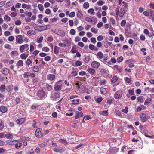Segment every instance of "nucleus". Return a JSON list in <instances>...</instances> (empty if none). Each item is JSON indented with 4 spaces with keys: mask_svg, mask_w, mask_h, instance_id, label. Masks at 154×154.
Wrapping results in <instances>:
<instances>
[{
    "mask_svg": "<svg viewBox=\"0 0 154 154\" xmlns=\"http://www.w3.org/2000/svg\"><path fill=\"white\" fill-rule=\"evenodd\" d=\"M4 20L6 22L9 21L10 20V17L7 15H5L4 18Z\"/></svg>",
    "mask_w": 154,
    "mask_h": 154,
    "instance_id": "473e14b6",
    "label": "nucleus"
},
{
    "mask_svg": "<svg viewBox=\"0 0 154 154\" xmlns=\"http://www.w3.org/2000/svg\"><path fill=\"white\" fill-rule=\"evenodd\" d=\"M140 117L141 119V121L143 122L146 121L147 119L149 118L148 116H147L144 113L140 114Z\"/></svg>",
    "mask_w": 154,
    "mask_h": 154,
    "instance_id": "423d86ee",
    "label": "nucleus"
},
{
    "mask_svg": "<svg viewBox=\"0 0 154 154\" xmlns=\"http://www.w3.org/2000/svg\"><path fill=\"white\" fill-rule=\"evenodd\" d=\"M83 6L85 8H88L89 7V4L88 2H85Z\"/></svg>",
    "mask_w": 154,
    "mask_h": 154,
    "instance_id": "49530a36",
    "label": "nucleus"
},
{
    "mask_svg": "<svg viewBox=\"0 0 154 154\" xmlns=\"http://www.w3.org/2000/svg\"><path fill=\"white\" fill-rule=\"evenodd\" d=\"M33 71L35 72H38L39 71V69L37 66H35L33 68Z\"/></svg>",
    "mask_w": 154,
    "mask_h": 154,
    "instance_id": "c9c22d12",
    "label": "nucleus"
},
{
    "mask_svg": "<svg viewBox=\"0 0 154 154\" xmlns=\"http://www.w3.org/2000/svg\"><path fill=\"white\" fill-rule=\"evenodd\" d=\"M76 15L78 17L81 18L83 16V14H82L81 10L79 9L76 13Z\"/></svg>",
    "mask_w": 154,
    "mask_h": 154,
    "instance_id": "a211bd4d",
    "label": "nucleus"
},
{
    "mask_svg": "<svg viewBox=\"0 0 154 154\" xmlns=\"http://www.w3.org/2000/svg\"><path fill=\"white\" fill-rule=\"evenodd\" d=\"M54 152L57 153H62L64 151L63 150L62 147L58 146L57 148H54L53 149Z\"/></svg>",
    "mask_w": 154,
    "mask_h": 154,
    "instance_id": "1a4fd4ad",
    "label": "nucleus"
},
{
    "mask_svg": "<svg viewBox=\"0 0 154 154\" xmlns=\"http://www.w3.org/2000/svg\"><path fill=\"white\" fill-rule=\"evenodd\" d=\"M5 48L8 49H11V47L9 44H6L5 46Z\"/></svg>",
    "mask_w": 154,
    "mask_h": 154,
    "instance_id": "69168bd1",
    "label": "nucleus"
},
{
    "mask_svg": "<svg viewBox=\"0 0 154 154\" xmlns=\"http://www.w3.org/2000/svg\"><path fill=\"white\" fill-rule=\"evenodd\" d=\"M91 31L94 33L96 34L97 33L98 31L97 29H96L94 28H92L91 29Z\"/></svg>",
    "mask_w": 154,
    "mask_h": 154,
    "instance_id": "6e6d98bb",
    "label": "nucleus"
},
{
    "mask_svg": "<svg viewBox=\"0 0 154 154\" xmlns=\"http://www.w3.org/2000/svg\"><path fill=\"white\" fill-rule=\"evenodd\" d=\"M60 97V93L58 92H56L53 93L51 96V98L53 100H55L59 98Z\"/></svg>",
    "mask_w": 154,
    "mask_h": 154,
    "instance_id": "7ed1b4c3",
    "label": "nucleus"
},
{
    "mask_svg": "<svg viewBox=\"0 0 154 154\" xmlns=\"http://www.w3.org/2000/svg\"><path fill=\"white\" fill-rule=\"evenodd\" d=\"M0 110L2 112L4 113L7 111V109L5 107L1 106L0 107Z\"/></svg>",
    "mask_w": 154,
    "mask_h": 154,
    "instance_id": "b1692460",
    "label": "nucleus"
},
{
    "mask_svg": "<svg viewBox=\"0 0 154 154\" xmlns=\"http://www.w3.org/2000/svg\"><path fill=\"white\" fill-rule=\"evenodd\" d=\"M25 121V119L24 118H20L17 120L16 122L18 124L21 125Z\"/></svg>",
    "mask_w": 154,
    "mask_h": 154,
    "instance_id": "9b49d317",
    "label": "nucleus"
},
{
    "mask_svg": "<svg viewBox=\"0 0 154 154\" xmlns=\"http://www.w3.org/2000/svg\"><path fill=\"white\" fill-rule=\"evenodd\" d=\"M37 95L40 99L43 98L45 95V91L42 90L38 91L37 93Z\"/></svg>",
    "mask_w": 154,
    "mask_h": 154,
    "instance_id": "f03ea898",
    "label": "nucleus"
},
{
    "mask_svg": "<svg viewBox=\"0 0 154 154\" xmlns=\"http://www.w3.org/2000/svg\"><path fill=\"white\" fill-rule=\"evenodd\" d=\"M151 101V99L150 98L146 99L145 102L144 104L145 105H147L148 103H149Z\"/></svg>",
    "mask_w": 154,
    "mask_h": 154,
    "instance_id": "3c124183",
    "label": "nucleus"
},
{
    "mask_svg": "<svg viewBox=\"0 0 154 154\" xmlns=\"http://www.w3.org/2000/svg\"><path fill=\"white\" fill-rule=\"evenodd\" d=\"M75 12H72L69 15V16L70 17H73L75 16Z\"/></svg>",
    "mask_w": 154,
    "mask_h": 154,
    "instance_id": "774afa93",
    "label": "nucleus"
},
{
    "mask_svg": "<svg viewBox=\"0 0 154 154\" xmlns=\"http://www.w3.org/2000/svg\"><path fill=\"white\" fill-rule=\"evenodd\" d=\"M87 71L91 74V75H93L95 72V70L94 69L91 68H88Z\"/></svg>",
    "mask_w": 154,
    "mask_h": 154,
    "instance_id": "f3484780",
    "label": "nucleus"
},
{
    "mask_svg": "<svg viewBox=\"0 0 154 154\" xmlns=\"http://www.w3.org/2000/svg\"><path fill=\"white\" fill-rule=\"evenodd\" d=\"M89 48L91 50H94L95 48V46L92 44H90L89 46Z\"/></svg>",
    "mask_w": 154,
    "mask_h": 154,
    "instance_id": "0e129e2a",
    "label": "nucleus"
},
{
    "mask_svg": "<svg viewBox=\"0 0 154 154\" xmlns=\"http://www.w3.org/2000/svg\"><path fill=\"white\" fill-rule=\"evenodd\" d=\"M27 34L31 36L32 35L35 34V32L33 31L29 30L27 32Z\"/></svg>",
    "mask_w": 154,
    "mask_h": 154,
    "instance_id": "4c0bfd02",
    "label": "nucleus"
},
{
    "mask_svg": "<svg viewBox=\"0 0 154 154\" xmlns=\"http://www.w3.org/2000/svg\"><path fill=\"white\" fill-rule=\"evenodd\" d=\"M61 80L59 81L58 82L56 83L54 86V89L55 91H59L61 90L62 88V85L61 84H60L59 82Z\"/></svg>",
    "mask_w": 154,
    "mask_h": 154,
    "instance_id": "39448f33",
    "label": "nucleus"
},
{
    "mask_svg": "<svg viewBox=\"0 0 154 154\" xmlns=\"http://www.w3.org/2000/svg\"><path fill=\"white\" fill-rule=\"evenodd\" d=\"M55 78V75L53 74H49L47 75L48 80L51 81L54 80Z\"/></svg>",
    "mask_w": 154,
    "mask_h": 154,
    "instance_id": "ddd939ff",
    "label": "nucleus"
},
{
    "mask_svg": "<svg viewBox=\"0 0 154 154\" xmlns=\"http://www.w3.org/2000/svg\"><path fill=\"white\" fill-rule=\"evenodd\" d=\"M128 110V108L127 107H125V109L122 110V111L123 112L125 113H127Z\"/></svg>",
    "mask_w": 154,
    "mask_h": 154,
    "instance_id": "052dcab7",
    "label": "nucleus"
},
{
    "mask_svg": "<svg viewBox=\"0 0 154 154\" xmlns=\"http://www.w3.org/2000/svg\"><path fill=\"white\" fill-rule=\"evenodd\" d=\"M125 9L123 8H121L120 10L119 16L120 17H122L125 13Z\"/></svg>",
    "mask_w": 154,
    "mask_h": 154,
    "instance_id": "412c9836",
    "label": "nucleus"
},
{
    "mask_svg": "<svg viewBox=\"0 0 154 154\" xmlns=\"http://www.w3.org/2000/svg\"><path fill=\"white\" fill-rule=\"evenodd\" d=\"M97 55L100 59H102L103 58V54L101 52H99L97 53Z\"/></svg>",
    "mask_w": 154,
    "mask_h": 154,
    "instance_id": "2f4dec72",
    "label": "nucleus"
},
{
    "mask_svg": "<svg viewBox=\"0 0 154 154\" xmlns=\"http://www.w3.org/2000/svg\"><path fill=\"white\" fill-rule=\"evenodd\" d=\"M5 86L4 85H2L0 87V91L2 92H4L5 91Z\"/></svg>",
    "mask_w": 154,
    "mask_h": 154,
    "instance_id": "7c9ffc66",
    "label": "nucleus"
},
{
    "mask_svg": "<svg viewBox=\"0 0 154 154\" xmlns=\"http://www.w3.org/2000/svg\"><path fill=\"white\" fill-rule=\"evenodd\" d=\"M28 55V54H26L25 53H23L20 55V57L22 59L25 60L27 58Z\"/></svg>",
    "mask_w": 154,
    "mask_h": 154,
    "instance_id": "6ab92c4d",
    "label": "nucleus"
},
{
    "mask_svg": "<svg viewBox=\"0 0 154 154\" xmlns=\"http://www.w3.org/2000/svg\"><path fill=\"white\" fill-rule=\"evenodd\" d=\"M9 70L7 68H3L2 70V73L5 75H7L9 73Z\"/></svg>",
    "mask_w": 154,
    "mask_h": 154,
    "instance_id": "2eb2a0df",
    "label": "nucleus"
},
{
    "mask_svg": "<svg viewBox=\"0 0 154 154\" xmlns=\"http://www.w3.org/2000/svg\"><path fill=\"white\" fill-rule=\"evenodd\" d=\"M75 31L73 29H71L70 31V33L71 34L73 35H75Z\"/></svg>",
    "mask_w": 154,
    "mask_h": 154,
    "instance_id": "bf43d9fd",
    "label": "nucleus"
},
{
    "mask_svg": "<svg viewBox=\"0 0 154 154\" xmlns=\"http://www.w3.org/2000/svg\"><path fill=\"white\" fill-rule=\"evenodd\" d=\"M101 94H104L106 93V88H101L100 89Z\"/></svg>",
    "mask_w": 154,
    "mask_h": 154,
    "instance_id": "cd10ccee",
    "label": "nucleus"
},
{
    "mask_svg": "<svg viewBox=\"0 0 154 154\" xmlns=\"http://www.w3.org/2000/svg\"><path fill=\"white\" fill-rule=\"evenodd\" d=\"M63 42L64 44L66 45V46H70L71 45V43L68 39L65 40L63 41Z\"/></svg>",
    "mask_w": 154,
    "mask_h": 154,
    "instance_id": "bb28decb",
    "label": "nucleus"
},
{
    "mask_svg": "<svg viewBox=\"0 0 154 154\" xmlns=\"http://www.w3.org/2000/svg\"><path fill=\"white\" fill-rule=\"evenodd\" d=\"M42 129L39 128L37 129L35 133L36 136L38 137H40L42 136V134L41 132Z\"/></svg>",
    "mask_w": 154,
    "mask_h": 154,
    "instance_id": "0eeeda50",
    "label": "nucleus"
},
{
    "mask_svg": "<svg viewBox=\"0 0 154 154\" xmlns=\"http://www.w3.org/2000/svg\"><path fill=\"white\" fill-rule=\"evenodd\" d=\"M45 86L48 91H51L52 89L51 86L48 84H46Z\"/></svg>",
    "mask_w": 154,
    "mask_h": 154,
    "instance_id": "ea45409f",
    "label": "nucleus"
},
{
    "mask_svg": "<svg viewBox=\"0 0 154 154\" xmlns=\"http://www.w3.org/2000/svg\"><path fill=\"white\" fill-rule=\"evenodd\" d=\"M91 66L93 67L97 68L100 66V63L97 61H94L92 63Z\"/></svg>",
    "mask_w": 154,
    "mask_h": 154,
    "instance_id": "9d476101",
    "label": "nucleus"
},
{
    "mask_svg": "<svg viewBox=\"0 0 154 154\" xmlns=\"http://www.w3.org/2000/svg\"><path fill=\"white\" fill-rule=\"evenodd\" d=\"M94 10L93 8H90L89 9L88 12L89 13L91 14V15H93L94 13Z\"/></svg>",
    "mask_w": 154,
    "mask_h": 154,
    "instance_id": "a19ab883",
    "label": "nucleus"
},
{
    "mask_svg": "<svg viewBox=\"0 0 154 154\" xmlns=\"http://www.w3.org/2000/svg\"><path fill=\"white\" fill-rule=\"evenodd\" d=\"M99 113L100 115L106 116L108 115V111H100L99 112Z\"/></svg>",
    "mask_w": 154,
    "mask_h": 154,
    "instance_id": "c756f323",
    "label": "nucleus"
},
{
    "mask_svg": "<svg viewBox=\"0 0 154 154\" xmlns=\"http://www.w3.org/2000/svg\"><path fill=\"white\" fill-rule=\"evenodd\" d=\"M5 137L8 139H12L13 138V135L11 133H9L5 134Z\"/></svg>",
    "mask_w": 154,
    "mask_h": 154,
    "instance_id": "f704fd0d",
    "label": "nucleus"
},
{
    "mask_svg": "<svg viewBox=\"0 0 154 154\" xmlns=\"http://www.w3.org/2000/svg\"><path fill=\"white\" fill-rule=\"evenodd\" d=\"M103 98L102 97H99L97 99L96 101L99 103H100L102 100Z\"/></svg>",
    "mask_w": 154,
    "mask_h": 154,
    "instance_id": "4d7b16f0",
    "label": "nucleus"
},
{
    "mask_svg": "<svg viewBox=\"0 0 154 154\" xmlns=\"http://www.w3.org/2000/svg\"><path fill=\"white\" fill-rule=\"evenodd\" d=\"M59 48L57 46H55L54 47V53L57 54L59 52Z\"/></svg>",
    "mask_w": 154,
    "mask_h": 154,
    "instance_id": "a18cd8bd",
    "label": "nucleus"
},
{
    "mask_svg": "<svg viewBox=\"0 0 154 154\" xmlns=\"http://www.w3.org/2000/svg\"><path fill=\"white\" fill-rule=\"evenodd\" d=\"M79 99H74L72 101L73 104H77L79 103Z\"/></svg>",
    "mask_w": 154,
    "mask_h": 154,
    "instance_id": "58836bf2",
    "label": "nucleus"
},
{
    "mask_svg": "<svg viewBox=\"0 0 154 154\" xmlns=\"http://www.w3.org/2000/svg\"><path fill=\"white\" fill-rule=\"evenodd\" d=\"M50 26L49 25L41 26V28H42V30H45L49 29L50 28Z\"/></svg>",
    "mask_w": 154,
    "mask_h": 154,
    "instance_id": "5701e85b",
    "label": "nucleus"
},
{
    "mask_svg": "<svg viewBox=\"0 0 154 154\" xmlns=\"http://www.w3.org/2000/svg\"><path fill=\"white\" fill-rule=\"evenodd\" d=\"M38 7L40 11H43L44 8L43 5L42 4H38Z\"/></svg>",
    "mask_w": 154,
    "mask_h": 154,
    "instance_id": "603ef678",
    "label": "nucleus"
},
{
    "mask_svg": "<svg viewBox=\"0 0 154 154\" xmlns=\"http://www.w3.org/2000/svg\"><path fill=\"white\" fill-rule=\"evenodd\" d=\"M29 49V45L27 44H25L20 46L19 48L20 51L21 53L28 51Z\"/></svg>",
    "mask_w": 154,
    "mask_h": 154,
    "instance_id": "f257e3e1",
    "label": "nucleus"
},
{
    "mask_svg": "<svg viewBox=\"0 0 154 154\" xmlns=\"http://www.w3.org/2000/svg\"><path fill=\"white\" fill-rule=\"evenodd\" d=\"M20 101V99L19 97H17L15 99V102L17 104L19 103Z\"/></svg>",
    "mask_w": 154,
    "mask_h": 154,
    "instance_id": "338daca9",
    "label": "nucleus"
},
{
    "mask_svg": "<svg viewBox=\"0 0 154 154\" xmlns=\"http://www.w3.org/2000/svg\"><path fill=\"white\" fill-rule=\"evenodd\" d=\"M118 79L117 76H114L111 79V82L113 83H115L117 81Z\"/></svg>",
    "mask_w": 154,
    "mask_h": 154,
    "instance_id": "72a5a7b5",
    "label": "nucleus"
},
{
    "mask_svg": "<svg viewBox=\"0 0 154 154\" xmlns=\"http://www.w3.org/2000/svg\"><path fill=\"white\" fill-rule=\"evenodd\" d=\"M142 133L144 134L146 136L149 137L150 138H154V136H149V135H147L148 133V131L146 130H142Z\"/></svg>",
    "mask_w": 154,
    "mask_h": 154,
    "instance_id": "4468645a",
    "label": "nucleus"
},
{
    "mask_svg": "<svg viewBox=\"0 0 154 154\" xmlns=\"http://www.w3.org/2000/svg\"><path fill=\"white\" fill-rule=\"evenodd\" d=\"M15 145V147L17 149H19L20 148L22 145V143H21L20 141L16 140V142L14 143Z\"/></svg>",
    "mask_w": 154,
    "mask_h": 154,
    "instance_id": "f8f14e48",
    "label": "nucleus"
},
{
    "mask_svg": "<svg viewBox=\"0 0 154 154\" xmlns=\"http://www.w3.org/2000/svg\"><path fill=\"white\" fill-rule=\"evenodd\" d=\"M43 40V37L42 36H41L39 38H37V42L38 43H41L42 42Z\"/></svg>",
    "mask_w": 154,
    "mask_h": 154,
    "instance_id": "09e8293b",
    "label": "nucleus"
},
{
    "mask_svg": "<svg viewBox=\"0 0 154 154\" xmlns=\"http://www.w3.org/2000/svg\"><path fill=\"white\" fill-rule=\"evenodd\" d=\"M138 101L140 102H142L143 101V99L142 96L138 97L137 98Z\"/></svg>",
    "mask_w": 154,
    "mask_h": 154,
    "instance_id": "13d9d810",
    "label": "nucleus"
},
{
    "mask_svg": "<svg viewBox=\"0 0 154 154\" xmlns=\"http://www.w3.org/2000/svg\"><path fill=\"white\" fill-rule=\"evenodd\" d=\"M18 52L15 51H12L10 53V55L12 57H14L15 56H18Z\"/></svg>",
    "mask_w": 154,
    "mask_h": 154,
    "instance_id": "dca6fc26",
    "label": "nucleus"
},
{
    "mask_svg": "<svg viewBox=\"0 0 154 154\" xmlns=\"http://www.w3.org/2000/svg\"><path fill=\"white\" fill-rule=\"evenodd\" d=\"M115 67L116 68L118 71L119 72H122V68L121 67H120L119 66H117V65L115 66Z\"/></svg>",
    "mask_w": 154,
    "mask_h": 154,
    "instance_id": "5fc2aeb1",
    "label": "nucleus"
},
{
    "mask_svg": "<svg viewBox=\"0 0 154 154\" xmlns=\"http://www.w3.org/2000/svg\"><path fill=\"white\" fill-rule=\"evenodd\" d=\"M23 39V36L21 35H18L16 36V41L19 44H22L24 42Z\"/></svg>",
    "mask_w": 154,
    "mask_h": 154,
    "instance_id": "20e7f679",
    "label": "nucleus"
},
{
    "mask_svg": "<svg viewBox=\"0 0 154 154\" xmlns=\"http://www.w3.org/2000/svg\"><path fill=\"white\" fill-rule=\"evenodd\" d=\"M82 64V62L79 61H77L75 63V66H81Z\"/></svg>",
    "mask_w": 154,
    "mask_h": 154,
    "instance_id": "864d4df0",
    "label": "nucleus"
},
{
    "mask_svg": "<svg viewBox=\"0 0 154 154\" xmlns=\"http://www.w3.org/2000/svg\"><path fill=\"white\" fill-rule=\"evenodd\" d=\"M125 81L127 83H129L131 81V79L127 77H125Z\"/></svg>",
    "mask_w": 154,
    "mask_h": 154,
    "instance_id": "c03bdc74",
    "label": "nucleus"
},
{
    "mask_svg": "<svg viewBox=\"0 0 154 154\" xmlns=\"http://www.w3.org/2000/svg\"><path fill=\"white\" fill-rule=\"evenodd\" d=\"M29 72H26L23 74L24 77L25 78H28L29 76Z\"/></svg>",
    "mask_w": 154,
    "mask_h": 154,
    "instance_id": "79ce46f5",
    "label": "nucleus"
},
{
    "mask_svg": "<svg viewBox=\"0 0 154 154\" xmlns=\"http://www.w3.org/2000/svg\"><path fill=\"white\" fill-rule=\"evenodd\" d=\"M76 113V115L75 116V118L76 119H78L79 117H81L83 116V114L81 112H77Z\"/></svg>",
    "mask_w": 154,
    "mask_h": 154,
    "instance_id": "4be33fe9",
    "label": "nucleus"
},
{
    "mask_svg": "<svg viewBox=\"0 0 154 154\" xmlns=\"http://www.w3.org/2000/svg\"><path fill=\"white\" fill-rule=\"evenodd\" d=\"M105 3V2L103 1L99 0L97 3V4L99 6H101Z\"/></svg>",
    "mask_w": 154,
    "mask_h": 154,
    "instance_id": "e433bc0d",
    "label": "nucleus"
},
{
    "mask_svg": "<svg viewBox=\"0 0 154 154\" xmlns=\"http://www.w3.org/2000/svg\"><path fill=\"white\" fill-rule=\"evenodd\" d=\"M16 142V140L8 141L7 143L11 145H15L14 143Z\"/></svg>",
    "mask_w": 154,
    "mask_h": 154,
    "instance_id": "37998d69",
    "label": "nucleus"
},
{
    "mask_svg": "<svg viewBox=\"0 0 154 154\" xmlns=\"http://www.w3.org/2000/svg\"><path fill=\"white\" fill-rule=\"evenodd\" d=\"M122 95V93L121 91H118L114 94V97L116 99H119L121 97Z\"/></svg>",
    "mask_w": 154,
    "mask_h": 154,
    "instance_id": "6e6552de",
    "label": "nucleus"
},
{
    "mask_svg": "<svg viewBox=\"0 0 154 154\" xmlns=\"http://www.w3.org/2000/svg\"><path fill=\"white\" fill-rule=\"evenodd\" d=\"M85 19L86 21L88 22H93V19L94 20V18L93 17L91 18L90 17H85Z\"/></svg>",
    "mask_w": 154,
    "mask_h": 154,
    "instance_id": "a878e982",
    "label": "nucleus"
},
{
    "mask_svg": "<svg viewBox=\"0 0 154 154\" xmlns=\"http://www.w3.org/2000/svg\"><path fill=\"white\" fill-rule=\"evenodd\" d=\"M42 50L43 51L45 52H48L49 51V48L47 47H45L43 48H42Z\"/></svg>",
    "mask_w": 154,
    "mask_h": 154,
    "instance_id": "e2e57ef3",
    "label": "nucleus"
},
{
    "mask_svg": "<svg viewBox=\"0 0 154 154\" xmlns=\"http://www.w3.org/2000/svg\"><path fill=\"white\" fill-rule=\"evenodd\" d=\"M23 65V62L22 60H19L17 62V66H19L20 67L22 66Z\"/></svg>",
    "mask_w": 154,
    "mask_h": 154,
    "instance_id": "393cba45",
    "label": "nucleus"
},
{
    "mask_svg": "<svg viewBox=\"0 0 154 154\" xmlns=\"http://www.w3.org/2000/svg\"><path fill=\"white\" fill-rule=\"evenodd\" d=\"M32 63V61L30 59H27L26 61V63L28 66L31 64Z\"/></svg>",
    "mask_w": 154,
    "mask_h": 154,
    "instance_id": "8fccbe9b",
    "label": "nucleus"
},
{
    "mask_svg": "<svg viewBox=\"0 0 154 154\" xmlns=\"http://www.w3.org/2000/svg\"><path fill=\"white\" fill-rule=\"evenodd\" d=\"M33 124L32 125L33 127L34 128H38V126L37 125H36L37 122H36V121H35V120H33Z\"/></svg>",
    "mask_w": 154,
    "mask_h": 154,
    "instance_id": "de8ad7c7",
    "label": "nucleus"
},
{
    "mask_svg": "<svg viewBox=\"0 0 154 154\" xmlns=\"http://www.w3.org/2000/svg\"><path fill=\"white\" fill-rule=\"evenodd\" d=\"M106 82V80L105 79H104L101 81L100 82V83L101 85H102L105 84Z\"/></svg>",
    "mask_w": 154,
    "mask_h": 154,
    "instance_id": "680f3d73",
    "label": "nucleus"
},
{
    "mask_svg": "<svg viewBox=\"0 0 154 154\" xmlns=\"http://www.w3.org/2000/svg\"><path fill=\"white\" fill-rule=\"evenodd\" d=\"M59 34L58 35L61 37H63L65 35V33L63 30H59L58 31Z\"/></svg>",
    "mask_w": 154,
    "mask_h": 154,
    "instance_id": "c85d7f7f",
    "label": "nucleus"
},
{
    "mask_svg": "<svg viewBox=\"0 0 154 154\" xmlns=\"http://www.w3.org/2000/svg\"><path fill=\"white\" fill-rule=\"evenodd\" d=\"M38 79L37 78H35V77L33 78L32 80V83L33 85L36 84L38 82Z\"/></svg>",
    "mask_w": 154,
    "mask_h": 154,
    "instance_id": "aec40b11",
    "label": "nucleus"
}]
</instances>
